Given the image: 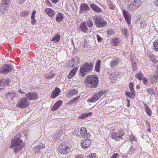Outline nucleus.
Masks as SVG:
<instances>
[{
    "instance_id": "nucleus-1",
    "label": "nucleus",
    "mask_w": 158,
    "mask_h": 158,
    "mask_svg": "<svg viewBox=\"0 0 158 158\" xmlns=\"http://www.w3.org/2000/svg\"><path fill=\"white\" fill-rule=\"evenodd\" d=\"M85 81L87 86L93 88L97 86L98 83V79L96 75H89L86 77Z\"/></svg>"
},
{
    "instance_id": "nucleus-2",
    "label": "nucleus",
    "mask_w": 158,
    "mask_h": 158,
    "mask_svg": "<svg viewBox=\"0 0 158 158\" xmlns=\"http://www.w3.org/2000/svg\"><path fill=\"white\" fill-rule=\"evenodd\" d=\"M94 64L93 62H86L81 67L80 71L82 77L84 76L87 73L91 71Z\"/></svg>"
},
{
    "instance_id": "nucleus-3",
    "label": "nucleus",
    "mask_w": 158,
    "mask_h": 158,
    "mask_svg": "<svg viewBox=\"0 0 158 158\" xmlns=\"http://www.w3.org/2000/svg\"><path fill=\"white\" fill-rule=\"evenodd\" d=\"M92 18L94 20V24L97 27L101 28L107 24L106 22L101 16L96 15L93 16Z\"/></svg>"
},
{
    "instance_id": "nucleus-4",
    "label": "nucleus",
    "mask_w": 158,
    "mask_h": 158,
    "mask_svg": "<svg viewBox=\"0 0 158 158\" xmlns=\"http://www.w3.org/2000/svg\"><path fill=\"white\" fill-rule=\"evenodd\" d=\"M142 3L140 0H135L131 1L129 3L127 6L129 11H132L136 10L142 5Z\"/></svg>"
},
{
    "instance_id": "nucleus-5",
    "label": "nucleus",
    "mask_w": 158,
    "mask_h": 158,
    "mask_svg": "<svg viewBox=\"0 0 158 158\" xmlns=\"http://www.w3.org/2000/svg\"><path fill=\"white\" fill-rule=\"evenodd\" d=\"M58 150L60 153L63 155L66 154L69 150V146L66 142L61 143L59 146Z\"/></svg>"
},
{
    "instance_id": "nucleus-6",
    "label": "nucleus",
    "mask_w": 158,
    "mask_h": 158,
    "mask_svg": "<svg viewBox=\"0 0 158 158\" xmlns=\"http://www.w3.org/2000/svg\"><path fill=\"white\" fill-rule=\"evenodd\" d=\"M124 135L123 131H113L111 133V137L114 139L116 141H119L121 139H122L123 136Z\"/></svg>"
},
{
    "instance_id": "nucleus-7",
    "label": "nucleus",
    "mask_w": 158,
    "mask_h": 158,
    "mask_svg": "<svg viewBox=\"0 0 158 158\" xmlns=\"http://www.w3.org/2000/svg\"><path fill=\"white\" fill-rule=\"evenodd\" d=\"M30 103L26 98H22L19 100L16 106L20 108H24L27 107L29 105Z\"/></svg>"
},
{
    "instance_id": "nucleus-8",
    "label": "nucleus",
    "mask_w": 158,
    "mask_h": 158,
    "mask_svg": "<svg viewBox=\"0 0 158 158\" xmlns=\"http://www.w3.org/2000/svg\"><path fill=\"white\" fill-rule=\"evenodd\" d=\"M12 70L11 66L9 64L3 65L0 68V73L3 74L8 73Z\"/></svg>"
},
{
    "instance_id": "nucleus-9",
    "label": "nucleus",
    "mask_w": 158,
    "mask_h": 158,
    "mask_svg": "<svg viewBox=\"0 0 158 158\" xmlns=\"http://www.w3.org/2000/svg\"><path fill=\"white\" fill-rule=\"evenodd\" d=\"M23 142V140L19 138L15 137L11 141V146L10 148H12V147L21 145Z\"/></svg>"
},
{
    "instance_id": "nucleus-10",
    "label": "nucleus",
    "mask_w": 158,
    "mask_h": 158,
    "mask_svg": "<svg viewBox=\"0 0 158 158\" xmlns=\"http://www.w3.org/2000/svg\"><path fill=\"white\" fill-rule=\"evenodd\" d=\"M26 97L30 100H35L38 98V94L35 93L30 92L25 95Z\"/></svg>"
},
{
    "instance_id": "nucleus-11",
    "label": "nucleus",
    "mask_w": 158,
    "mask_h": 158,
    "mask_svg": "<svg viewBox=\"0 0 158 158\" xmlns=\"http://www.w3.org/2000/svg\"><path fill=\"white\" fill-rule=\"evenodd\" d=\"M90 9L88 5L86 3L82 4L80 5V11L81 13L85 12L86 13H88Z\"/></svg>"
},
{
    "instance_id": "nucleus-12",
    "label": "nucleus",
    "mask_w": 158,
    "mask_h": 158,
    "mask_svg": "<svg viewBox=\"0 0 158 158\" xmlns=\"http://www.w3.org/2000/svg\"><path fill=\"white\" fill-rule=\"evenodd\" d=\"M91 143V141L90 139H84L82 140L81 142V146L84 149H86L88 148Z\"/></svg>"
},
{
    "instance_id": "nucleus-13",
    "label": "nucleus",
    "mask_w": 158,
    "mask_h": 158,
    "mask_svg": "<svg viewBox=\"0 0 158 158\" xmlns=\"http://www.w3.org/2000/svg\"><path fill=\"white\" fill-rule=\"evenodd\" d=\"M10 82V80L8 78L0 79V90L3 89L5 86L7 85Z\"/></svg>"
},
{
    "instance_id": "nucleus-14",
    "label": "nucleus",
    "mask_w": 158,
    "mask_h": 158,
    "mask_svg": "<svg viewBox=\"0 0 158 158\" xmlns=\"http://www.w3.org/2000/svg\"><path fill=\"white\" fill-rule=\"evenodd\" d=\"M87 130L85 127H81L80 131L81 136L83 138H89L90 135L89 133H87Z\"/></svg>"
},
{
    "instance_id": "nucleus-15",
    "label": "nucleus",
    "mask_w": 158,
    "mask_h": 158,
    "mask_svg": "<svg viewBox=\"0 0 158 158\" xmlns=\"http://www.w3.org/2000/svg\"><path fill=\"white\" fill-rule=\"evenodd\" d=\"M120 60L118 58H113L110 63V65L111 68H114L117 66L120 62Z\"/></svg>"
},
{
    "instance_id": "nucleus-16",
    "label": "nucleus",
    "mask_w": 158,
    "mask_h": 158,
    "mask_svg": "<svg viewBox=\"0 0 158 158\" xmlns=\"http://www.w3.org/2000/svg\"><path fill=\"white\" fill-rule=\"evenodd\" d=\"M123 14L128 24H130L131 23L130 19L131 15L130 14L125 10H123Z\"/></svg>"
},
{
    "instance_id": "nucleus-17",
    "label": "nucleus",
    "mask_w": 158,
    "mask_h": 158,
    "mask_svg": "<svg viewBox=\"0 0 158 158\" xmlns=\"http://www.w3.org/2000/svg\"><path fill=\"white\" fill-rule=\"evenodd\" d=\"M90 6L92 10L98 13H102L103 11L102 9L94 4H91Z\"/></svg>"
},
{
    "instance_id": "nucleus-18",
    "label": "nucleus",
    "mask_w": 158,
    "mask_h": 158,
    "mask_svg": "<svg viewBox=\"0 0 158 158\" xmlns=\"http://www.w3.org/2000/svg\"><path fill=\"white\" fill-rule=\"evenodd\" d=\"M60 91V90L59 88L57 87H56L52 92L51 98L53 99L56 98L58 96Z\"/></svg>"
},
{
    "instance_id": "nucleus-19",
    "label": "nucleus",
    "mask_w": 158,
    "mask_h": 158,
    "mask_svg": "<svg viewBox=\"0 0 158 158\" xmlns=\"http://www.w3.org/2000/svg\"><path fill=\"white\" fill-rule=\"evenodd\" d=\"M45 147V145L44 143H40L38 145L34 147L33 148V151L35 152H37L40 150L44 148Z\"/></svg>"
},
{
    "instance_id": "nucleus-20",
    "label": "nucleus",
    "mask_w": 158,
    "mask_h": 158,
    "mask_svg": "<svg viewBox=\"0 0 158 158\" xmlns=\"http://www.w3.org/2000/svg\"><path fill=\"white\" fill-rule=\"evenodd\" d=\"M78 92L77 89H72L68 91V93L66 94L68 97H71L75 95H76Z\"/></svg>"
},
{
    "instance_id": "nucleus-21",
    "label": "nucleus",
    "mask_w": 158,
    "mask_h": 158,
    "mask_svg": "<svg viewBox=\"0 0 158 158\" xmlns=\"http://www.w3.org/2000/svg\"><path fill=\"white\" fill-rule=\"evenodd\" d=\"M88 29V28L86 26L85 22L81 23L79 27V30L84 33H87Z\"/></svg>"
},
{
    "instance_id": "nucleus-22",
    "label": "nucleus",
    "mask_w": 158,
    "mask_h": 158,
    "mask_svg": "<svg viewBox=\"0 0 158 158\" xmlns=\"http://www.w3.org/2000/svg\"><path fill=\"white\" fill-rule=\"evenodd\" d=\"M80 63V60L79 58L77 56L75 57L72 60V61L70 64H71L72 67L76 66L78 65Z\"/></svg>"
},
{
    "instance_id": "nucleus-23",
    "label": "nucleus",
    "mask_w": 158,
    "mask_h": 158,
    "mask_svg": "<svg viewBox=\"0 0 158 158\" xmlns=\"http://www.w3.org/2000/svg\"><path fill=\"white\" fill-rule=\"evenodd\" d=\"M63 132L61 130L57 131L52 136V137L53 140H56L60 139L61 140L60 136L63 134Z\"/></svg>"
},
{
    "instance_id": "nucleus-24",
    "label": "nucleus",
    "mask_w": 158,
    "mask_h": 158,
    "mask_svg": "<svg viewBox=\"0 0 158 158\" xmlns=\"http://www.w3.org/2000/svg\"><path fill=\"white\" fill-rule=\"evenodd\" d=\"M157 76L158 75L155 74L151 77L150 78V81L152 83L155 84L158 83Z\"/></svg>"
},
{
    "instance_id": "nucleus-25",
    "label": "nucleus",
    "mask_w": 158,
    "mask_h": 158,
    "mask_svg": "<svg viewBox=\"0 0 158 158\" xmlns=\"http://www.w3.org/2000/svg\"><path fill=\"white\" fill-rule=\"evenodd\" d=\"M10 0H2L1 3V5L2 7L6 8L9 7L10 5Z\"/></svg>"
},
{
    "instance_id": "nucleus-26",
    "label": "nucleus",
    "mask_w": 158,
    "mask_h": 158,
    "mask_svg": "<svg viewBox=\"0 0 158 158\" xmlns=\"http://www.w3.org/2000/svg\"><path fill=\"white\" fill-rule=\"evenodd\" d=\"M45 12L51 17H53L55 14L54 10L50 8H46L45 10Z\"/></svg>"
},
{
    "instance_id": "nucleus-27",
    "label": "nucleus",
    "mask_w": 158,
    "mask_h": 158,
    "mask_svg": "<svg viewBox=\"0 0 158 158\" xmlns=\"http://www.w3.org/2000/svg\"><path fill=\"white\" fill-rule=\"evenodd\" d=\"M77 67H75L70 72L68 76V78L69 79H70L72 78L75 74L77 70Z\"/></svg>"
},
{
    "instance_id": "nucleus-28",
    "label": "nucleus",
    "mask_w": 158,
    "mask_h": 158,
    "mask_svg": "<svg viewBox=\"0 0 158 158\" xmlns=\"http://www.w3.org/2000/svg\"><path fill=\"white\" fill-rule=\"evenodd\" d=\"M62 102L61 101H58L53 106L52 109L55 111L57 110L62 104Z\"/></svg>"
},
{
    "instance_id": "nucleus-29",
    "label": "nucleus",
    "mask_w": 158,
    "mask_h": 158,
    "mask_svg": "<svg viewBox=\"0 0 158 158\" xmlns=\"http://www.w3.org/2000/svg\"><path fill=\"white\" fill-rule=\"evenodd\" d=\"M97 94H95L93 95L90 99H87V102L92 103L95 102L99 99L97 96Z\"/></svg>"
},
{
    "instance_id": "nucleus-30",
    "label": "nucleus",
    "mask_w": 158,
    "mask_h": 158,
    "mask_svg": "<svg viewBox=\"0 0 158 158\" xmlns=\"http://www.w3.org/2000/svg\"><path fill=\"white\" fill-rule=\"evenodd\" d=\"M63 15L60 13H58L56 17V21L59 23L62 22L63 20Z\"/></svg>"
},
{
    "instance_id": "nucleus-31",
    "label": "nucleus",
    "mask_w": 158,
    "mask_h": 158,
    "mask_svg": "<svg viewBox=\"0 0 158 158\" xmlns=\"http://www.w3.org/2000/svg\"><path fill=\"white\" fill-rule=\"evenodd\" d=\"M6 97H10L11 100H13L14 98L15 97H16V94L14 92H9L6 94Z\"/></svg>"
},
{
    "instance_id": "nucleus-32",
    "label": "nucleus",
    "mask_w": 158,
    "mask_h": 158,
    "mask_svg": "<svg viewBox=\"0 0 158 158\" xmlns=\"http://www.w3.org/2000/svg\"><path fill=\"white\" fill-rule=\"evenodd\" d=\"M6 97H10L11 100H13L14 98L15 97H16V94L14 92H9L6 94Z\"/></svg>"
},
{
    "instance_id": "nucleus-33",
    "label": "nucleus",
    "mask_w": 158,
    "mask_h": 158,
    "mask_svg": "<svg viewBox=\"0 0 158 158\" xmlns=\"http://www.w3.org/2000/svg\"><path fill=\"white\" fill-rule=\"evenodd\" d=\"M92 114V113L91 112L85 113H82L78 116V118H80V119H84L88 116L91 115Z\"/></svg>"
},
{
    "instance_id": "nucleus-34",
    "label": "nucleus",
    "mask_w": 158,
    "mask_h": 158,
    "mask_svg": "<svg viewBox=\"0 0 158 158\" xmlns=\"http://www.w3.org/2000/svg\"><path fill=\"white\" fill-rule=\"evenodd\" d=\"M125 94L128 97L130 98L133 99L134 98L135 93V91L134 92H128L127 91L125 92Z\"/></svg>"
},
{
    "instance_id": "nucleus-35",
    "label": "nucleus",
    "mask_w": 158,
    "mask_h": 158,
    "mask_svg": "<svg viewBox=\"0 0 158 158\" xmlns=\"http://www.w3.org/2000/svg\"><path fill=\"white\" fill-rule=\"evenodd\" d=\"M56 74L52 72H50L48 74H46L44 75L45 78H47L48 79H51L52 78L54 77Z\"/></svg>"
},
{
    "instance_id": "nucleus-36",
    "label": "nucleus",
    "mask_w": 158,
    "mask_h": 158,
    "mask_svg": "<svg viewBox=\"0 0 158 158\" xmlns=\"http://www.w3.org/2000/svg\"><path fill=\"white\" fill-rule=\"evenodd\" d=\"M100 60H98L95 64V70L98 72H99L100 71L99 69L100 67Z\"/></svg>"
},
{
    "instance_id": "nucleus-37",
    "label": "nucleus",
    "mask_w": 158,
    "mask_h": 158,
    "mask_svg": "<svg viewBox=\"0 0 158 158\" xmlns=\"http://www.w3.org/2000/svg\"><path fill=\"white\" fill-rule=\"evenodd\" d=\"M80 98V96H78L76 98H74L73 99L70 100L68 102V104L69 105H71L74 103H76L77 102L78 99Z\"/></svg>"
},
{
    "instance_id": "nucleus-38",
    "label": "nucleus",
    "mask_w": 158,
    "mask_h": 158,
    "mask_svg": "<svg viewBox=\"0 0 158 158\" xmlns=\"http://www.w3.org/2000/svg\"><path fill=\"white\" fill-rule=\"evenodd\" d=\"M85 22L86 23V25L89 27H91L93 26V23L90 19H89L88 20Z\"/></svg>"
},
{
    "instance_id": "nucleus-39",
    "label": "nucleus",
    "mask_w": 158,
    "mask_h": 158,
    "mask_svg": "<svg viewBox=\"0 0 158 158\" xmlns=\"http://www.w3.org/2000/svg\"><path fill=\"white\" fill-rule=\"evenodd\" d=\"M60 38V36L58 34L56 35L52 38L51 41H52L58 42L59 41Z\"/></svg>"
},
{
    "instance_id": "nucleus-40",
    "label": "nucleus",
    "mask_w": 158,
    "mask_h": 158,
    "mask_svg": "<svg viewBox=\"0 0 158 158\" xmlns=\"http://www.w3.org/2000/svg\"><path fill=\"white\" fill-rule=\"evenodd\" d=\"M15 148H14V152L15 153L17 152H19L21 151L23 147L20 146H15Z\"/></svg>"
},
{
    "instance_id": "nucleus-41",
    "label": "nucleus",
    "mask_w": 158,
    "mask_h": 158,
    "mask_svg": "<svg viewBox=\"0 0 158 158\" xmlns=\"http://www.w3.org/2000/svg\"><path fill=\"white\" fill-rule=\"evenodd\" d=\"M154 48L155 51L158 52V40L153 42Z\"/></svg>"
},
{
    "instance_id": "nucleus-42",
    "label": "nucleus",
    "mask_w": 158,
    "mask_h": 158,
    "mask_svg": "<svg viewBox=\"0 0 158 158\" xmlns=\"http://www.w3.org/2000/svg\"><path fill=\"white\" fill-rule=\"evenodd\" d=\"M145 109L146 110V113L149 116H151V111L150 110L149 108L148 107V106L146 104H145Z\"/></svg>"
},
{
    "instance_id": "nucleus-43",
    "label": "nucleus",
    "mask_w": 158,
    "mask_h": 158,
    "mask_svg": "<svg viewBox=\"0 0 158 158\" xmlns=\"http://www.w3.org/2000/svg\"><path fill=\"white\" fill-rule=\"evenodd\" d=\"M143 76V74L141 72L138 73L135 75L136 78L139 80H140L142 79Z\"/></svg>"
},
{
    "instance_id": "nucleus-44",
    "label": "nucleus",
    "mask_w": 158,
    "mask_h": 158,
    "mask_svg": "<svg viewBox=\"0 0 158 158\" xmlns=\"http://www.w3.org/2000/svg\"><path fill=\"white\" fill-rule=\"evenodd\" d=\"M127 28H124L122 29V32L124 34L126 37L128 36L129 34L127 32Z\"/></svg>"
},
{
    "instance_id": "nucleus-45",
    "label": "nucleus",
    "mask_w": 158,
    "mask_h": 158,
    "mask_svg": "<svg viewBox=\"0 0 158 158\" xmlns=\"http://www.w3.org/2000/svg\"><path fill=\"white\" fill-rule=\"evenodd\" d=\"M132 67L134 70H135L137 67V64L136 61L131 60Z\"/></svg>"
},
{
    "instance_id": "nucleus-46",
    "label": "nucleus",
    "mask_w": 158,
    "mask_h": 158,
    "mask_svg": "<svg viewBox=\"0 0 158 158\" xmlns=\"http://www.w3.org/2000/svg\"><path fill=\"white\" fill-rule=\"evenodd\" d=\"M29 15V12L27 10L23 11L20 13L21 16L23 17L28 16Z\"/></svg>"
},
{
    "instance_id": "nucleus-47",
    "label": "nucleus",
    "mask_w": 158,
    "mask_h": 158,
    "mask_svg": "<svg viewBox=\"0 0 158 158\" xmlns=\"http://www.w3.org/2000/svg\"><path fill=\"white\" fill-rule=\"evenodd\" d=\"M112 42L114 45H116L119 43V40L117 38H114L112 39Z\"/></svg>"
},
{
    "instance_id": "nucleus-48",
    "label": "nucleus",
    "mask_w": 158,
    "mask_h": 158,
    "mask_svg": "<svg viewBox=\"0 0 158 158\" xmlns=\"http://www.w3.org/2000/svg\"><path fill=\"white\" fill-rule=\"evenodd\" d=\"M107 33L108 35H111L114 34V32L113 29H110L107 31Z\"/></svg>"
},
{
    "instance_id": "nucleus-49",
    "label": "nucleus",
    "mask_w": 158,
    "mask_h": 158,
    "mask_svg": "<svg viewBox=\"0 0 158 158\" xmlns=\"http://www.w3.org/2000/svg\"><path fill=\"white\" fill-rule=\"evenodd\" d=\"M130 140L131 142L133 143V141H134L135 143H136L137 139L135 138V136L133 135L130 136Z\"/></svg>"
},
{
    "instance_id": "nucleus-50",
    "label": "nucleus",
    "mask_w": 158,
    "mask_h": 158,
    "mask_svg": "<svg viewBox=\"0 0 158 158\" xmlns=\"http://www.w3.org/2000/svg\"><path fill=\"white\" fill-rule=\"evenodd\" d=\"M154 90L151 88L148 89H147L148 92L151 95H153L154 94Z\"/></svg>"
},
{
    "instance_id": "nucleus-51",
    "label": "nucleus",
    "mask_w": 158,
    "mask_h": 158,
    "mask_svg": "<svg viewBox=\"0 0 158 158\" xmlns=\"http://www.w3.org/2000/svg\"><path fill=\"white\" fill-rule=\"evenodd\" d=\"M104 94V92L103 91L101 90L99 92L95 94H97V96H98V98L99 99L101 98V96L103 95Z\"/></svg>"
},
{
    "instance_id": "nucleus-52",
    "label": "nucleus",
    "mask_w": 158,
    "mask_h": 158,
    "mask_svg": "<svg viewBox=\"0 0 158 158\" xmlns=\"http://www.w3.org/2000/svg\"><path fill=\"white\" fill-rule=\"evenodd\" d=\"M86 158H97L96 154L95 153L90 154L87 156Z\"/></svg>"
},
{
    "instance_id": "nucleus-53",
    "label": "nucleus",
    "mask_w": 158,
    "mask_h": 158,
    "mask_svg": "<svg viewBox=\"0 0 158 158\" xmlns=\"http://www.w3.org/2000/svg\"><path fill=\"white\" fill-rule=\"evenodd\" d=\"M129 87L130 88V91H131V92L133 91L134 92V90L133 89V83L132 82H131L129 84Z\"/></svg>"
},
{
    "instance_id": "nucleus-54",
    "label": "nucleus",
    "mask_w": 158,
    "mask_h": 158,
    "mask_svg": "<svg viewBox=\"0 0 158 158\" xmlns=\"http://www.w3.org/2000/svg\"><path fill=\"white\" fill-rule=\"evenodd\" d=\"M135 150V147H131L129 150L130 153H132L134 152Z\"/></svg>"
},
{
    "instance_id": "nucleus-55",
    "label": "nucleus",
    "mask_w": 158,
    "mask_h": 158,
    "mask_svg": "<svg viewBox=\"0 0 158 158\" xmlns=\"http://www.w3.org/2000/svg\"><path fill=\"white\" fill-rule=\"evenodd\" d=\"M147 56L151 60L154 58V55L152 53L147 54Z\"/></svg>"
},
{
    "instance_id": "nucleus-56",
    "label": "nucleus",
    "mask_w": 158,
    "mask_h": 158,
    "mask_svg": "<svg viewBox=\"0 0 158 158\" xmlns=\"http://www.w3.org/2000/svg\"><path fill=\"white\" fill-rule=\"evenodd\" d=\"M96 37L97 40L99 42H100L102 40H103V39L101 37H100L98 35H97Z\"/></svg>"
},
{
    "instance_id": "nucleus-57",
    "label": "nucleus",
    "mask_w": 158,
    "mask_h": 158,
    "mask_svg": "<svg viewBox=\"0 0 158 158\" xmlns=\"http://www.w3.org/2000/svg\"><path fill=\"white\" fill-rule=\"evenodd\" d=\"M31 23L32 24H34L35 23L36 20L35 19V18H31Z\"/></svg>"
},
{
    "instance_id": "nucleus-58",
    "label": "nucleus",
    "mask_w": 158,
    "mask_h": 158,
    "mask_svg": "<svg viewBox=\"0 0 158 158\" xmlns=\"http://www.w3.org/2000/svg\"><path fill=\"white\" fill-rule=\"evenodd\" d=\"M151 60L152 62L154 64L156 63L157 62V60L154 57Z\"/></svg>"
},
{
    "instance_id": "nucleus-59",
    "label": "nucleus",
    "mask_w": 158,
    "mask_h": 158,
    "mask_svg": "<svg viewBox=\"0 0 158 158\" xmlns=\"http://www.w3.org/2000/svg\"><path fill=\"white\" fill-rule=\"evenodd\" d=\"M36 13V11L35 10H34L31 14V18H35V15Z\"/></svg>"
},
{
    "instance_id": "nucleus-60",
    "label": "nucleus",
    "mask_w": 158,
    "mask_h": 158,
    "mask_svg": "<svg viewBox=\"0 0 158 158\" xmlns=\"http://www.w3.org/2000/svg\"><path fill=\"white\" fill-rule=\"evenodd\" d=\"M118 156V153H114L112 156L111 158H116Z\"/></svg>"
},
{
    "instance_id": "nucleus-61",
    "label": "nucleus",
    "mask_w": 158,
    "mask_h": 158,
    "mask_svg": "<svg viewBox=\"0 0 158 158\" xmlns=\"http://www.w3.org/2000/svg\"><path fill=\"white\" fill-rule=\"evenodd\" d=\"M109 8L111 10H113L114 9V6L113 5H110L109 4Z\"/></svg>"
},
{
    "instance_id": "nucleus-62",
    "label": "nucleus",
    "mask_w": 158,
    "mask_h": 158,
    "mask_svg": "<svg viewBox=\"0 0 158 158\" xmlns=\"http://www.w3.org/2000/svg\"><path fill=\"white\" fill-rule=\"evenodd\" d=\"M154 4L156 6H158V0H155L154 2Z\"/></svg>"
},
{
    "instance_id": "nucleus-63",
    "label": "nucleus",
    "mask_w": 158,
    "mask_h": 158,
    "mask_svg": "<svg viewBox=\"0 0 158 158\" xmlns=\"http://www.w3.org/2000/svg\"><path fill=\"white\" fill-rule=\"evenodd\" d=\"M155 74L158 75V64L157 65L156 68Z\"/></svg>"
},
{
    "instance_id": "nucleus-64",
    "label": "nucleus",
    "mask_w": 158,
    "mask_h": 158,
    "mask_svg": "<svg viewBox=\"0 0 158 158\" xmlns=\"http://www.w3.org/2000/svg\"><path fill=\"white\" fill-rule=\"evenodd\" d=\"M26 0H19V2L20 4H22Z\"/></svg>"
}]
</instances>
